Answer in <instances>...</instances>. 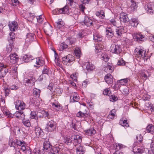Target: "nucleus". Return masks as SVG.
<instances>
[{
	"instance_id": "49",
	"label": "nucleus",
	"mask_w": 154,
	"mask_h": 154,
	"mask_svg": "<svg viewBox=\"0 0 154 154\" xmlns=\"http://www.w3.org/2000/svg\"><path fill=\"white\" fill-rule=\"evenodd\" d=\"M109 29L106 30V35L107 36V37L109 38H111L113 36V32L112 31V30L110 28H109Z\"/></svg>"
},
{
	"instance_id": "25",
	"label": "nucleus",
	"mask_w": 154,
	"mask_h": 154,
	"mask_svg": "<svg viewBox=\"0 0 154 154\" xmlns=\"http://www.w3.org/2000/svg\"><path fill=\"white\" fill-rule=\"evenodd\" d=\"M35 35L33 33H29L26 35V41L31 42L35 40Z\"/></svg>"
},
{
	"instance_id": "42",
	"label": "nucleus",
	"mask_w": 154,
	"mask_h": 154,
	"mask_svg": "<svg viewBox=\"0 0 154 154\" xmlns=\"http://www.w3.org/2000/svg\"><path fill=\"white\" fill-rule=\"evenodd\" d=\"M30 118L32 119H35L36 122H38V118L36 113L35 111H32L30 113Z\"/></svg>"
},
{
	"instance_id": "57",
	"label": "nucleus",
	"mask_w": 154,
	"mask_h": 154,
	"mask_svg": "<svg viewBox=\"0 0 154 154\" xmlns=\"http://www.w3.org/2000/svg\"><path fill=\"white\" fill-rule=\"evenodd\" d=\"M123 29H122L118 28L116 29V32L117 35L118 36H121L122 34V32Z\"/></svg>"
},
{
	"instance_id": "52",
	"label": "nucleus",
	"mask_w": 154,
	"mask_h": 154,
	"mask_svg": "<svg viewBox=\"0 0 154 154\" xmlns=\"http://www.w3.org/2000/svg\"><path fill=\"white\" fill-rule=\"evenodd\" d=\"M49 72V68L46 66H44L42 71V74L48 75Z\"/></svg>"
},
{
	"instance_id": "32",
	"label": "nucleus",
	"mask_w": 154,
	"mask_h": 154,
	"mask_svg": "<svg viewBox=\"0 0 154 154\" xmlns=\"http://www.w3.org/2000/svg\"><path fill=\"white\" fill-rule=\"evenodd\" d=\"M23 59L25 62H28L30 60H32L33 62L32 56L30 55H25L23 57Z\"/></svg>"
},
{
	"instance_id": "14",
	"label": "nucleus",
	"mask_w": 154,
	"mask_h": 154,
	"mask_svg": "<svg viewBox=\"0 0 154 154\" xmlns=\"http://www.w3.org/2000/svg\"><path fill=\"white\" fill-rule=\"evenodd\" d=\"M83 68L85 69L88 71H92L95 68V67L94 65L92 63H90L89 62H87L85 63V64L82 66Z\"/></svg>"
},
{
	"instance_id": "28",
	"label": "nucleus",
	"mask_w": 154,
	"mask_h": 154,
	"mask_svg": "<svg viewBox=\"0 0 154 154\" xmlns=\"http://www.w3.org/2000/svg\"><path fill=\"white\" fill-rule=\"evenodd\" d=\"M9 37H8V41L10 44H14V42L15 40V35L14 33L11 32L9 34Z\"/></svg>"
},
{
	"instance_id": "16",
	"label": "nucleus",
	"mask_w": 154,
	"mask_h": 154,
	"mask_svg": "<svg viewBox=\"0 0 154 154\" xmlns=\"http://www.w3.org/2000/svg\"><path fill=\"white\" fill-rule=\"evenodd\" d=\"M33 62H35L36 64V65H34V66L38 67L43 66L45 63L44 60L41 59L39 57L34 59Z\"/></svg>"
},
{
	"instance_id": "44",
	"label": "nucleus",
	"mask_w": 154,
	"mask_h": 154,
	"mask_svg": "<svg viewBox=\"0 0 154 154\" xmlns=\"http://www.w3.org/2000/svg\"><path fill=\"white\" fill-rule=\"evenodd\" d=\"M131 4L130 7L131 9V11H134L137 7L136 2V1H134V0H131Z\"/></svg>"
},
{
	"instance_id": "53",
	"label": "nucleus",
	"mask_w": 154,
	"mask_h": 154,
	"mask_svg": "<svg viewBox=\"0 0 154 154\" xmlns=\"http://www.w3.org/2000/svg\"><path fill=\"white\" fill-rule=\"evenodd\" d=\"M56 24H57V28H60L64 26V23L62 20H61L58 22H56Z\"/></svg>"
},
{
	"instance_id": "51",
	"label": "nucleus",
	"mask_w": 154,
	"mask_h": 154,
	"mask_svg": "<svg viewBox=\"0 0 154 154\" xmlns=\"http://www.w3.org/2000/svg\"><path fill=\"white\" fill-rule=\"evenodd\" d=\"M128 18V15L124 12L121 13L119 16L120 19H127Z\"/></svg>"
},
{
	"instance_id": "7",
	"label": "nucleus",
	"mask_w": 154,
	"mask_h": 154,
	"mask_svg": "<svg viewBox=\"0 0 154 154\" xmlns=\"http://www.w3.org/2000/svg\"><path fill=\"white\" fill-rule=\"evenodd\" d=\"M45 33L48 36H51L52 34L53 28L49 23H45L43 28Z\"/></svg>"
},
{
	"instance_id": "43",
	"label": "nucleus",
	"mask_w": 154,
	"mask_h": 154,
	"mask_svg": "<svg viewBox=\"0 0 154 154\" xmlns=\"http://www.w3.org/2000/svg\"><path fill=\"white\" fill-rule=\"evenodd\" d=\"M101 59L104 61L106 62H107L109 59V57L108 55H107L105 52L102 53L101 55Z\"/></svg>"
},
{
	"instance_id": "46",
	"label": "nucleus",
	"mask_w": 154,
	"mask_h": 154,
	"mask_svg": "<svg viewBox=\"0 0 154 154\" xmlns=\"http://www.w3.org/2000/svg\"><path fill=\"white\" fill-rule=\"evenodd\" d=\"M85 36V32L82 29L80 30L79 33L77 35V37L80 38H83Z\"/></svg>"
},
{
	"instance_id": "39",
	"label": "nucleus",
	"mask_w": 154,
	"mask_h": 154,
	"mask_svg": "<svg viewBox=\"0 0 154 154\" xmlns=\"http://www.w3.org/2000/svg\"><path fill=\"white\" fill-rule=\"evenodd\" d=\"M33 95L35 97H39L40 96V90L35 88L33 90Z\"/></svg>"
},
{
	"instance_id": "5",
	"label": "nucleus",
	"mask_w": 154,
	"mask_h": 154,
	"mask_svg": "<svg viewBox=\"0 0 154 154\" xmlns=\"http://www.w3.org/2000/svg\"><path fill=\"white\" fill-rule=\"evenodd\" d=\"M75 60V58L74 57L70 54H68L66 56L62 57V62L64 65H69Z\"/></svg>"
},
{
	"instance_id": "45",
	"label": "nucleus",
	"mask_w": 154,
	"mask_h": 154,
	"mask_svg": "<svg viewBox=\"0 0 154 154\" xmlns=\"http://www.w3.org/2000/svg\"><path fill=\"white\" fill-rule=\"evenodd\" d=\"M14 44H10L9 43V45L6 47V51L7 53H10L12 51V49L14 47Z\"/></svg>"
},
{
	"instance_id": "33",
	"label": "nucleus",
	"mask_w": 154,
	"mask_h": 154,
	"mask_svg": "<svg viewBox=\"0 0 154 154\" xmlns=\"http://www.w3.org/2000/svg\"><path fill=\"white\" fill-rule=\"evenodd\" d=\"M74 52L76 58L78 59L79 58L81 55H82L80 49L79 48H76Z\"/></svg>"
},
{
	"instance_id": "13",
	"label": "nucleus",
	"mask_w": 154,
	"mask_h": 154,
	"mask_svg": "<svg viewBox=\"0 0 154 154\" xmlns=\"http://www.w3.org/2000/svg\"><path fill=\"white\" fill-rule=\"evenodd\" d=\"M53 108L56 111H60L62 110V106L57 100H55L54 102L51 103Z\"/></svg>"
},
{
	"instance_id": "20",
	"label": "nucleus",
	"mask_w": 154,
	"mask_h": 154,
	"mask_svg": "<svg viewBox=\"0 0 154 154\" xmlns=\"http://www.w3.org/2000/svg\"><path fill=\"white\" fill-rule=\"evenodd\" d=\"M84 132L86 135L90 136L93 135L96 133V130L93 128H91L85 130Z\"/></svg>"
},
{
	"instance_id": "27",
	"label": "nucleus",
	"mask_w": 154,
	"mask_h": 154,
	"mask_svg": "<svg viewBox=\"0 0 154 154\" xmlns=\"http://www.w3.org/2000/svg\"><path fill=\"white\" fill-rule=\"evenodd\" d=\"M9 57L11 60V62H12L14 63H16L18 60V55L15 53L11 54Z\"/></svg>"
},
{
	"instance_id": "40",
	"label": "nucleus",
	"mask_w": 154,
	"mask_h": 154,
	"mask_svg": "<svg viewBox=\"0 0 154 154\" xmlns=\"http://www.w3.org/2000/svg\"><path fill=\"white\" fill-rule=\"evenodd\" d=\"M119 124L122 126L125 127H128L129 125L127 123V120H123V119H121L119 121Z\"/></svg>"
},
{
	"instance_id": "47",
	"label": "nucleus",
	"mask_w": 154,
	"mask_h": 154,
	"mask_svg": "<svg viewBox=\"0 0 154 154\" xmlns=\"http://www.w3.org/2000/svg\"><path fill=\"white\" fill-rule=\"evenodd\" d=\"M22 123L26 127H29L31 126V123L29 120L23 119L22 120Z\"/></svg>"
},
{
	"instance_id": "10",
	"label": "nucleus",
	"mask_w": 154,
	"mask_h": 154,
	"mask_svg": "<svg viewBox=\"0 0 154 154\" xmlns=\"http://www.w3.org/2000/svg\"><path fill=\"white\" fill-rule=\"evenodd\" d=\"M62 149L60 146H55L52 148L48 154H59L62 153Z\"/></svg>"
},
{
	"instance_id": "18",
	"label": "nucleus",
	"mask_w": 154,
	"mask_h": 154,
	"mask_svg": "<svg viewBox=\"0 0 154 154\" xmlns=\"http://www.w3.org/2000/svg\"><path fill=\"white\" fill-rule=\"evenodd\" d=\"M8 69L7 67L0 69V80L4 81L3 78L8 72Z\"/></svg>"
},
{
	"instance_id": "62",
	"label": "nucleus",
	"mask_w": 154,
	"mask_h": 154,
	"mask_svg": "<svg viewBox=\"0 0 154 154\" xmlns=\"http://www.w3.org/2000/svg\"><path fill=\"white\" fill-rule=\"evenodd\" d=\"M16 143L18 145L21 146L23 144H25V143L24 141L22 142L20 140H16Z\"/></svg>"
},
{
	"instance_id": "24",
	"label": "nucleus",
	"mask_w": 154,
	"mask_h": 154,
	"mask_svg": "<svg viewBox=\"0 0 154 154\" xmlns=\"http://www.w3.org/2000/svg\"><path fill=\"white\" fill-rule=\"evenodd\" d=\"M140 77L143 79H146L148 76H147L148 72V71L144 70H142L140 71Z\"/></svg>"
},
{
	"instance_id": "2",
	"label": "nucleus",
	"mask_w": 154,
	"mask_h": 154,
	"mask_svg": "<svg viewBox=\"0 0 154 154\" xmlns=\"http://www.w3.org/2000/svg\"><path fill=\"white\" fill-rule=\"evenodd\" d=\"M134 54L136 57L142 59H144L146 54L145 50L141 47L136 48L135 50Z\"/></svg>"
},
{
	"instance_id": "54",
	"label": "nucleus",
	"mask_w": 154,
	"mask_h": 154,
	"mask_svg": "<svg viewBox=\"0 0 154 154\" xmlns=\"http://www.w3.org/2000/svg\"><path fill=\"white\" fill-rule=\"evenodd\" d=\"M136 139L137 140L141 143H142V140L143 139V137L141 134H138L136 137Z\"/></svg>"
},
{
	"instance_id": "3",
	"label": "nucleus",
	"mask_w": 154,
	"mask_h": 154,
	"mask_svg": "<svg viewBox=\"0 0 154 154\" xmlns=\"http://www.w3.org/2000/svg\"><path fill=\"white\" fill-rule=\"evenodd\" d=\"M56 122L52 120L48 122L45 128V131L48 132H52L56 129Z\"/></svg>"
},
{
	"instance_id": "61",
	"label": "nucleus",
	"mask_w": 154,
	"mask_h": 154,
	"mask_svg": "<svg viewBox=\"0 0 154 154\" xmlns=\"http://www.w3.org/2000/svg\"><path fill=\"white\" fill-rule=\"evenodd\" d=\"M21 112L19 111H17L14 114V116H15L16 118L18 119H19L20 118V115H21Z\"/></svg>"
},
{
	"instance_id": "35",
	"label": "nucleus",
	"mask_w": 154,
	"mask_h": 154,
	"mask_svg": "<svg viewBox=\"0 0 154 154\" xmlns=\"http://www.w3.org/2000/svg\"><path fill=\"white\" fill-rule=\"evenodd\" d=\"M129 80V78H127L118 80L117 83H119L121 85H123L127 83Z\"/></svg>"
},
{
	"instance_id": "55",
	"label": "nucleus",
	"mask_w": 154,
	"mask_h": 154,
	"mask_svg": "<svg viewBox=\"0 0 154 154\" xmlns=\"http://www.w3.org/2000/svg\"><path fill=\"white\" fill-rule=\"evenodd\" d=\"M78 76V74L76 73H73L71 75H70V77L73 80L75 81H77Z\"/></svg>"
},
{
	"instance_id": "41",
	"label": "nucleus",
	"mask_w": 154,
	"mask_h": 154,
	"mask_svg": "<svg viewBox=\"0 0 154 154\" xmlns=\"http://www.w3.org/2000/svg\"><path fill=\"white\" fill-rule=\"evenodd\" d=\"M30 19H44L45 18V16L43 15H41L38 17L33 15L32 14H30Z\"/></svg>"
},
{
	"instance_id": "64",
	"label": "nucleus",
	"mask_w": 154,
	"mask_h": 154,
	"mask_svg": "<svg viewBox=\"0 0 154 154\" xmlns=\"http://www.w3.org/2000/svg\"><path fill=\"white\" fill-rule=\"evenodd\" d=\"M26 154H32V151L29 147H27V149L25 151Z\"/></svg>"
},
{
	"instance_id": "63",
	"label": "nucleus",
	"mask_w": 154,
	"mask_h": 154,
	"mask_svg": "<svg viewBox=\"0 0 154 154\" xmlns=\"http://www.w3.org/2000/svg\"><path fill=\"white\" fill-rule=\"evenodd\" d=\"M15 142H14L13 140L10 139L9 141V144L10 146H14L15 145Z\"/></svg>"
},
{
	"instance_id": "21",
	"label": "nucleus",
	"mask_w": 154,
	"mask_h": 154,
	"mask_svg": "<svg viewBox=\"0 0 154 154\" xmlns=\"http://www.w3.org/2000/svg\"><path fill=\"white\" fill-rule=\"evenodd\" d=\"M18 25L17 23L15 21H13L12 22H9L8 25L10 30L11 31H14L15 29H17V27Z\"/></svg>"
},
{
	"instance_id": "60",
	"label": "nucleus",
	"mask_w": 154,
	"mask_h": 154,
	"mask_svg": "<svg viewBox=\"0 0 154 154\" xmlns=\"http://www.w3.org/2000/svg\"><path fill=\"white\" fill-rule=\"evenodd\" d=\"M4 90L5 91V96H8L10 92V89L8 88L4 87Z\"/></svg>"
},
{
	"instance_id": "31",
	"label": "nucleus",
	"mask_w": 154,
	"mask_h": 154,
	"mask_svg": "<svg viewBox=\"0 0 154 154\" xmlns=\"http://www.w3.org/2000/svg\"><path fill=\"white\" fill-rule=\"evenodd\" d=\"M116 115V112L115 109L111 110L107 118L109 119H114Z\"/></svg>"
},
{
	"instance_id": "29",
	"label": "nucleus",
	"mask_w": 154,
	"mask_h": 154,
	"mask_svg": "<svg viewBox=\"0 0 154 154\" xmlns=\"http://www.w3.org/2000/svg\"><path fill=\"white\" fill-rule=\"evenodd\" d=\"M153 7H154V5L152 3H148L147 6L148 12L150 14H154V11H153Z\"/></svg>"
},
{
	"instance_id": "19",
	"label": "nucleus",
	"mask_w": 154,
	"mask_h": 154,
	"mask_svg": "<svg viewBox=\"0 0 154 154\" xmlns=\"http://www.w3.org/2000/svg\"><path fill=\"white\" fill-rule=\"evenodd\" d=\"M133 151L136 153H142L144 151L143 147L134 146L133 148Z\"/></svg>"
},
{
	"instance_id": "17",
	"label": "nucleus",
	"mask_w": 154,
	"mask_h": 154,
	"mask_svg": "<svg viewBox=\"0 0 154 154\" xmlns=\"http://www.w3.org/2000/svg\"><path fill=\"white\" fill-rule=\"evenodd\" d=\"M75 146L76 147L77 154H84L85 153V147L80 144Z\"/></svg>"
},
{
	"instance_id": "11",
	"label": "nucleus",
	"mask_w": 154,
	"mask_h": 154,
	"mask_svg": "<svg viewBox=\"0 0 154 154\" xmlns=\"http://www.w3.org/2000/svg\"><path fill=\"white\" fill-rule=\"evenodd\" d=\"M110 51L113 53L115 54H119L121 53L122 50L118 45L115 44H112L111 45L110 48Z\"/></svg>"
},
{
	"instance_id": "30",
	"label": "nucleus",
	"mask_w": 154,
	"mask_h": 154,
	"mask_svg": "<svg viewBox=\"0 0 154 154\" xmlns=\"http://www.w3.org/2000/svg\"><path fill=\"white\" fill-rule=\"evenodd\" d=\"M147 132L152 134L154 132V126L152 124H149L146 128Z\"/></svg>"
},
{
	"instance_id": "34",
	"label": "nucleus",
	"mask_w": 154,
	"mask_h": 154,
	"mask_svg": "<svg viewBox=\"0 0 154 154\" xmlns=\"http://www.w3.org/2000/svg\"><path fill=\"white\" fill-rule=\"evenodd\" d=\"M35 133L36 136L41 137L42 135L43 131L39 127H35Z\"/></svg>"
},
{
	"instance_id": "36",
	"label": "nucleus",
	"mask_w": 154,
	"mask_h": 154,
	"mask_svg": "<svg viewBox=\"0 0 154 154\" xmlns=\"http://www.w3.org/2000/svg\"><path fill=\"white\" fill-rule=\"evenodd\" d=\"M96 14L97 16L98 17L100 18L104 19L105 18L104 12L102 10L96 12Z\"/></svg>"
},
{
	"instance_id": "37",
	"label": "nucleus",
	"mask_w": 154,
	"mask_h": 154,
	"mask_svg": "<svg viewBox=\"0 0 154 154\" xmlns=\"http://www.w3.org/2000/svg\"><path fill=\"white\" fill-rule=\"evenodd\" d=\"M92 20H84L83 22H81V23L83 25L89 26L92 25Z\"/></svg>"
},
{
	"instance_id": "38",
	"label": "nucleus",
	"mask_w": 154,
	"mask_h": 154,
	"mask_svg": "<svg viewBox=\"0 0 154 154\" xmlns=\"http://www.w3.org/2000/svg\"><path fill=\"white\" fill-rule=\"evenodd\" d=\"M94 40L95 41L100 42L102 40V36L98 34H95L93 35Z\"/></svg>"
},
{
	"instance_id": "23",
	"label": "nucleus",
	"mask_w": 154,
	"mask_h": 154,
	"mask_svg": "<svg viewBox=\"0 0 154 154\" xmlns=\"http://www.w3.org/2000/svg\"><path fill=\"white\" fill-rule=\"evenodd\" d=\"M51 146L50 144V143L49 141H45L44 142L43 144V148L44 151L45 152H48L51 150Z\"/></svg>"
},
{
	"instance_id": "9",
	"label": "nucleus",
	"mask_w": 154,
	"mask_h": 154,
	"mask_svg": "<svg viewBox=\"0 0 154 154\" xmlns=\"http://www.w3.org/2000/svg\"><path fill=\"white\" fill-rule=\"evenodd\" d=\"M16 109L19 110H23L26 107V104L23 101L20 100H17L15 103Z\"/></svg>"
},
{
	"instance_id": "1",
	"label": "nucleus",
	"mask_w": 154,
	"mask_h": 154,
	"mask_svg": "<svg viewBox=\"0 0 154 154\" xmlns=\"http://www.w3.org/2000/svg\"><path fill=\"white\" fill-rule=\"evenodd\" d=\"M75 3L74 0H67L66 5L64 7L60 9H55L53 11V13L54 14H67L69 11L68 6L72 7V5Z\"/></svg>"
},
{
	"instance_id": "6",
	"label": "nucleus",
	"mask_w": 154,
	"mask_h": 154,
	"mask_svg": "<svg viewBox=\"0 0 154 154\" xmlns=\"http://www.w3.org/2000/svg\"><path fill=\"white\" fill-rule=\"evenodd\" d=\"M36 81V79L33 77H30L24 79V84L28 86H32L35 85Z\"/></svg>"
},
{
	"instance_id": "48",
	"label": "nucleus",
	"mask_w": 154,
	"mask_h": 154,
	"mask_svg": "<svg viewBox=\"0 0 154 154\" xmlns=\"http://www.w3.org/2000/svg\"><path fill=\"white\" fill-rule=\"evenodd\" d=\"M103 94L104 95L110 96L111 94L110 89L109 88L105 89L103 91Z\"/></svg>"
},
{
	"instance_id": "15",
	"label": "nucleus",
	"mask_w": 154,
	"mask_h": 154,
	"mask_svg": "<svg viewBox=\"0 0 154 154\" xmlns=\"http://www.w3.org/2000/svg\"><path fill=\"white\" fill-rule=\"evenodd\" d=\"M134 38L136 39V41L139 42L143 41L145 37L144 35H142L141 33L136 32L134 34Z\"/></svg>"
},
{
	"instance_id": "59",
	"label": "nucleus",
	"mask_w": 154,
	"mask_h": 154,
	"mask_svg": "<svg viewBox=\"0 0 154 154\" xmlns=\"http://www.w3.org/2000/svg\"><path fill=\"white\" fill-rule=\"evenodd\" d=\"M72 141L71 139H70L69 138H68L67 137L64 138V142L68 145H69V143H70Z\"/></svg>"
},
{
	"instance_id": "56",
	"label": "nucleus",
	"mask_w": 154,
	"mask_h": 154,
	"mask_svg": "<svg viewBox=\"0 0 154 154\" xmlns=\"http://www.w3.org/2000/svg\"><path fill=\"white\" fill-rule=\"evenodd\" d=\"M110 101L115 102L118 100V98L115 95H112L110 97Z\"/></svg>"
},
{
	"instance_id": "58",
	"label": "nucleus",
	"mask_w": 154,
	"mask_h": 154,
	"mask_svg": "<svg viewBox=\"0 0 154 154\" xmlns=\"http://www.w3.org/2000/svg\"><path fill=\"white\" fill-rule=\"evenodd\" d=\"M12 3L11 5L14 6H15L18 5L19 3V2L18 0H11Z\"/></svg>"
},
{
	"instance_id": "8",
	"label": "nucleus",
	"mask_w": 154,
	"mask_h": 154,
	"mask_svg": "<svg viewBox=\"0 0 154 154\" xmlns=\"http://www.w3.org/2000/svg\"><path fill=\"white\" fill-rule=\"evenodd\" d=\"M71 138L73 141L75 146H76L78 144H80V143L82 142V137L79 135H72Z\"/></svg>"
},
{
	"instance_id": "4",
	"label": "nucleus",
	"mask_w": 154,
	"mask_h": 154,
	"mask_svg": "<svg viewBox=\"0 0 154 154\" xmlns=\"http://www.w3.org/2000/svg\"><path fill=\"white\" fill-rule=\"evenodd\" d=\"M86 112H83L80 111L76 114V116L80 118L82 120H84L87 121L90 118L91 116L89 112L87 111L86 109H85Z\"/></svg>"
},
{
	"instance_id": "22",
	"label": "nucleus",
	"mask_w": 154,
	"mask_h": 154,
	"mask_svg": "<svg viewBox=\"0 0 154 154\" xmlns=\"http://www.w3.org/2000/svg\"><path fill=\"white\" fill-rule=\"evenodd\" d=\"M105 82L109 85L112 84L113 82L112 76L110 74H107L104 78Z\"/></svg>"
},
{
	"instance_id": "50",
	"label": "nucleus",
	"mask_w": 154,
	"mask_h": 154,
	"mask_svg": "<svg viewBox=\"0 0 154 154\" xmlns=\"http://www.w3.org/2000/svg\"><path fill=\"white\" fill-rule=\"evenodd\" d=\"M68 47V45L64 43H61L59 46V50L60 51H62L64 49H66Z\"/></svg>"
},
{
	"instance_id": "26",
	"label": "nucleus",
	"mask_w": 154,
	"mask_h": 154,
	"mask_svg": "<svg viewBox=\"0 0 154 154\" xmlns=\"http://www.w3.org/2000/svg\"><path fill=\"white\" fill-rule=\"evenodd\" d=\"M79 97L78 94L76 93H72L70 96V99L72 102H77L79 100Z\"/></svg>"
},
{
	"instance_id": "12",
	"label": "nucleus",
	"mask_w": 154,
	"mask_h": 154,
	"mask_svg": "<svg viewBox=\"0 0 154 154\" xmlns=\"http://www.w3.org/2000/svg\"><path fill=\"white\" fill-rule=\"evenodd\" d=\"M123 22L126 23V25L128 26H137L138 22L137 20H123Z\"/></svg>"
}]
</instances>
